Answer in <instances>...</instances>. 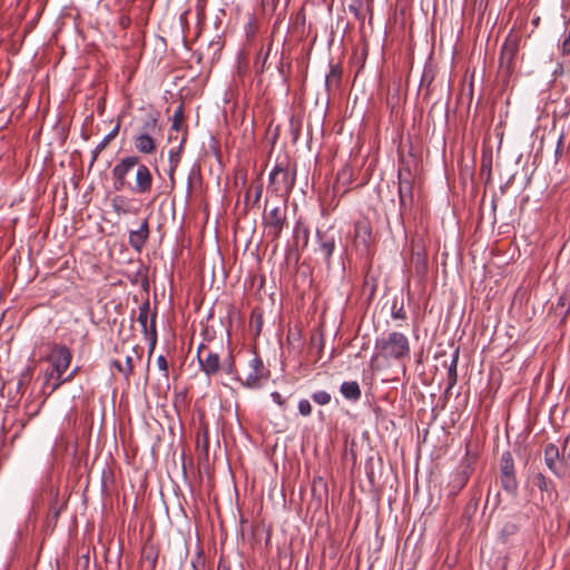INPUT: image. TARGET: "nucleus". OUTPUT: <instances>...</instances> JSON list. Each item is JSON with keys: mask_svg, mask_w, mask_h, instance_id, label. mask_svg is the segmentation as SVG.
Masks as SVG:
<instances>
[{"mask_svg": "<svg viewBox=\"0 0 570 570\" xmlns=\"http://www.w3.org/2000/svg\"><path fill=\"white\" fill-rule=\"evenodd\" d=\"M197 361L199 370L207 376L212 377L218 374L219 371L238 380V373L235 365L234 356L228 352L223 358H220L217 352L212 351L206 345L200 344L197 347Z\"/></svg>", "mask_w": 570, "mask_h": 570, "instance_id": "nucleus-1", "label": "nucleus"}, {"mask_svg": "<svg viewBox=\"0 0 570 570\" xmlns=\"http://www.w3.org/2000/svg\"><path fill=\"white\" fill-rule=\"evenodd\" d=\"M375 357L403 360L410 355V342L405 334L390 332L375 341Z\"/></svg>", "mask_w": 570, "mask_h": 570, "instance_id": "nucleus-2", "label": "nucleus"}, {"mask_svg": "<svg viewBox=\"0 0 570 570\" xmlns=\"http://www.w3.org/2000/svg\"><path fill=\"white\" fill-rule=\"evenodd\" d=\"M263 224L268 236L277 239L281 236L283 228L287 225L286 200H283L271 208L266 207L263 214Z\"/></svg>", "mask_w": 570, "mask_h": 570, "instance_id": "nucleus-3", "label": "nucleus"}, {"mask_svg": "<svg viewBox=\"0 0 570 570\" xmlns=\"http://www.w3.org/2000/svg\"><path fill=\"white\" fill-rule=\"evenodd\" d=\"M140 164L139 157L128 156L120 159L112 168L114 188L121 190L129 187L127 175Z\"/></svg>", "mask_w": 570, "mask_h": 570, "instance_id": "nucleus-4", "label": "nucleus"}, {"mask_svg": "<svg viewBox=\"0 0 570 570\" xmlns=\"http://www.w3.org/2000/svg\"><path fill=\"white\" fill-rule=\"evenodd\" d=\"M71 351L65 345H55L46 357L51 368L56 372V377L65 374L71 363Z\"/></svg>", "mask_w": 570, "mask_h": 570, "instance_id": "nucleus-5", "label": "nucleus"}, {"mask_svg": "<svg viewBox=\"0 0 570 570\" xmlns=\"http://www.w3.org/2000/svg\"><path fill=\"white\" fill-rule=\"evenodd\" d=\"M399 178V199L401 210L411 207L413 204V176L407 167H400Z\"/></svg>", "mask_w": 570, "mask_h": 570, "instance_id": "nucleus-6", "label": "nucleus"}, {"mask_svg": "<svg viewBox=\"0 0 570 570\" xmlns=\"http://www.w3.org/2000/svg\"><path fill=\"white\" fill-rule=\"evenodd\" d=\"M268 180L269 185L276 186L277 190H284L288 195L295 185V170L289 173L283 163H277L269 173Z\"/></svg>", "mask_w": 570, "mask_h": 570, "instance_id": "nucleus-7", "label": "nucleus"}, {"mask_svg": "<svg viewBox=\"0 0 570 570\" xmlns=\"http://www.w3.org/2000/svg\"><path fill=\"white\" fill-rule=\"evenodd\" d=\"M150 313L149 303L146 302L139 307L138 323L140 324L142 332L149 344V355L153 353L157 343V330L155 324L156 314L151 315L150 324L148 326V317Z\"/></svg>", "mask_w": 570, "mask_h": 570, "instance_id": "nucleus-8", "label": "nucleus"}, {"mask_svg": "<svg viewBox=\"0 0 570 570\" xmlns=\"http://www.w3.org/2000/svg\"><path fill=\"white\" fill-rule=\"evenodd\" d=\"M501 483L503 489L512 492L517 489V480L514 476V462L509 451L502 453L501 456Z\"/></svg>", "mask_w": 570, "mask_h": 570, "instance_id": "nucleus-9", "label": "nucleus"}, {"mask_svg": "<svg viewBox=\"0 0 570 570\" xmlns=\"http://www.w3.org/2000/svg\"><path fill=\"white\" fill-rule=\"evenodd\" d=\"M519 51V42L515 36L509 35L502 45L500 53V68L509 72Z\"/></svg>", "mask_w": 570, "mask_h": 570, "instance_id": "nucleus-10", "label": "nucleus"}, {"mask_svg": "<svg viewBox=\"0 0 570 570\" xmlns=\"http://www.w3.org/2000/svg\"><path fill=\"white\" fill-rule=\"evenodd\" d=\"M153 187V175L150 169L139 164L136 168L135 185L130 187V190L138 195L148 194Z\"/></svg>", "mask_w": 570, "mask_h": 570, "instance_id": "nucleus-11", "label": "nucleus"}, {"mask_svg": "<svg viewBox=\"0 0 570 570\" xmlns=\"http://www.w3.org/2000/svg\"><path fill=\"white\" fill-rule=\"evenodd\" d=\"M372 237L370 223L358 220L354 225V245L357 249L366 250Z\"/></svg>", "mask_w": 570, "mask_h": 570, "instance_id": "nucleus-12", "label": "nucleus"}, {"mask_svg": "<svg viewBox=\"0 0 570 570\" xmlns=\"http://www.w3.org/2000/svg\"><path fill=\"white\" fill-rule=\"evenodd\" d=\"M248 366L250 371L246 376L244 385L249 389L258 387L259 382L264 376V364L259 357L255 356L248 362Z\"/></svg>", "mask_w": 570, "mask_h": 570, "instance_id": "nucleus-13", "label": "nucleus"}, {"mask_svg": "<svg viewBox=\"0 0 570 570\" xmlns=\"http://www.w3.org/2000/svg\"><path fill=\"white\" fill-rule=\"evenodd\" d=\"M461 466L462 470L453 474L450 482L451 492L453 493H456L466 484L472 471L471 462L468 458L462 461Z\"/></svg>", "mask_w": 570, "mask_h": 570, "instance_id": "nucleus-14", "label": "nucleus"}, {"mask_svg": "<svg viewBox=\"0 0 570 570\" xmlns=\"http://www.w3.org/2000/svg\"><path fill=\"white\" fill-rule=\"evenodd\" d=\"M353 181V169L348 165H344L336 175L333 186L335 193L345 194Z\"/></svg>", "mask_w": 570, "mask_h": 570, "instance_id": "nucleus-15", "label": "nucleus"}, {"mask_svg": "<svg viewBox=\"0 0 570 570\" xmlns=\"http://www.w3.org/2000/svg\"><path fill=\"white\" fill-rule=\"evenodd\" d=\"M317 243H318V250L323 255L324 259L326 262H330L334 249H335V238L332 235H327L325 233H322L317 230Z\"/></svg>", "mask_w": 570, "mask_h": 570, "instance_id": "nucleus-16", "label": "nucleus"}, {"mask_svg": "<svg viewBox=\"0 0 570 570\" xmlns=\"http://www.w3.org/2000/svg\"><path fill=\"white\" fill-rule=\"evenodd\" d=\"M149 235L148 222L145 219L138 229L129 233V244L137 250H140L145 245Z\"/></svg>", "mask_w": 570, "mask_h": 570, "instance_id": "nucleus-17", "label": "nucleus"}, {"mask_svg": "<svg viewBox=\"0 0 570 570\" xmlns=\"http://www.w3.org/2000/svg\"><path fill=\"white\" fill-rule=\"evenodd\" d=\"M561 461L559 449L556 444L549 443L544 448V462L548 469L558 474L557 463Z\"/></svg>", "mask_w": 570, "mask_h": 570, "instance_id": "nucleus-18", "label": "nucleus"}, {"mask_svg": "<svg viewBox=\"0 0 570 570\" xmlns=\"http://www.w3.org/2000/svg\"><path fill=\"white\" fill-rule=\"evenodd\" d=\"M136 149L141 154H153L156 150V142L151 135L140 132L134 139Z\"/></svg>", "mask_w": 570, "mask_h": 570, "instance_id": "nucleus-19", "label": "nucleus"}, {"mask_svg": "<svg viewBox=\"0 0 570 570\" xmlns=\"http://www.w3.org/2000/svg\"><path fill=\"white\" fill-rule=\"evenodd\" d=\"M120 124L117 122L116 126L110 130L109 134H107L104 139L96 146V148L92 150L90 166L94 165V163L97 160L98 155L109 145L111 140H114L118 132H119Z\"/></svg>", "mask_w": 570, "mask_h": 570, "instance_id": "nucleus-20", "label": "nucleus"}, {"mask_svg": "<svg viewBox=\"0 0 570 570\" xmlns=\"http://www.w3.org/2000/svg\"><path fill=\"white\" fill-rule=\"evenodd\" d=\"M342 395L351 401H357L361 397V389L356 381H345L341 384Z\"/></svg>", "mask_w": 570, "mask_h": 570, "instance_id": "nucleus-21", "label": "nucleus"}, {"mask_svg": "<svg viewBox=\"0 0 570 570\" xmlns=\"http://www.w3.org/2000/svg\"><path fill=\"white\" fill-rule=\"evenodd\" d=\"M294 239L297 245H302L303 248L307 247L309 239L308 228L301 222H297L294 227Z\"/></svg>", "mask_w": 570, "mask_h": 570, "instance_id": "nucleus-22", "label": "nucleus"}, {"mask_svg": "<svg viewBox=\"0 0 570 570\" xmlns=\"http://www.w3.org/2000/svg\"><path fill=\"white\" fill-rule=\"evenodd\" d=\"M262 194H263V184L258 183L256 185L250 186L245 194L246 205L254 206V205L258 204L261 200Z\"/></svg>", "mask_w": 570, "mask_h": 570, "instance_id": "nucleus-23", "label": "nucleus"}, {"mask_svg": "<svg viewBox=\"0 0 570 570\" xmlns=\"http://www.w3.org/2000/svg\"><path fill=\"white\" fill-rule=\"evenodd\" d=\"M458 361H459V350H456L453 353L451 363L448 366L449 389L453 387L458 380V373H456Z\"/></svg>", "mask_w": 570, "mask_h": 570, "instance_id": "nucleus-24", "label": "nucleus"}, {"mask_svg": "<svg viewBox=\"0 0 570 570\" xmlns=\"http://www.w3.org/2000/svg\"><path fill=\"white\" fill-rule=\"evenodd\" d=\"M158 128V119L154 115H148L144 118L141 125V132H147L148 135H153L157 131Z\"/></svg>", "mask_w": 570, "mask_h": 570, "instance_id": "nucleus-25", "label": "nucleus"}, {"mask_svg": "<svg viewBox=\"0 0 570 570\" xmlns=\"http://www.w3.org/2000/svg\"><path fill=\"white\" fill-rule=\"evenodd\" d=\"M348 10L353 12L358 20L364 21L366 10L363 8V0H353L348 6Z\"/></svg>", "mask_w": 570, "mask_h": 570, "instance_id": "nucleus-26", "label": "nucleus"}, {"mask_svg": "<svg viewBox=\"0 0 570 570\" xmlns=\"http://www.w3.org/2000/svg\"><path fill=\"white\" fill-rule=\"evenodd\" d=\"M184 121V112H183V106L180 105L173 115L171 119V129L179 131L183 127Z\"/></svg>", "mask_w": 570, "mask_h": 570, "instance_id": "nucleus-27", "label": "nucleus"}, {"mask_svg": "<svg viewBox=\"0 0 570 570\" xmlns=\"http://www.w3.org/2000/svg\"><path fill=\"white\" fill-rule=\"evenodd\" d=\"M168 160H169V175L173 176L174 171L178 167V164L180 161V150H169L168 154Z\"/></svg>", "mask_w": 570, "mask_h": 570, "instance_id": "nucleus-28", "label": "nucleus"}, {"mask_svg": "<svg viewBox=\"0 0 570 570\" xmlns=\"http://www.w3.org/2000/svg\"><path fill=\"white\" fill-rule=\"evenodd\" d=\"M312 400L320 405H326L331 402V394L326 391H316L312 394Z\"/></svg>", "mask_w": 570, "mask_h": 570, "instance_id": "nucleus-29", "label": "nucleus"}, {"mask_svg": "<svg viewBox=\"0 0 570 570\" xmlns=\"http://www.w3.org/2000/svg\"><path fill=\"white\" fill-rule=\"evenodd\" d=\"M111 207L118 215L128 213V210L125 208V199L121 196H116L112 198Z\"/></svg>", "mask_w": 570, "mask_h": 570, "instance_id": "nucleus-30", "label": "nucleus"}, {"mask_svg": "<svg viewBox=\"0 0 570 570\" xmlns=\"http://www.w3.org/2000/svg\"><path fill=\"white\" fill-rule=\"evenodd\" d=\"M77 372V368H75L73 371H71L67 376L63 377L60 376V377H56V381L52 383L51 385V391H56L59 386H61L63 383L66 382H69L73 379L75 374Z\"/></svg>", "mask_w": 570, "mask_h": 570, "instance_id": "nucleus-31", "label": "nucleus"}, {"mask_svg": "<svg viewBox=\"0 0 570 570\" xmlns=\"http://www.w3.org/2000/svg\"><path fill=\"white\" fill-rule=\"evenodd\" d=\"M297 407L299 414L303 416H308L312 414V405L307 399L299 400Z\"/></svg>", "mask_w": 570, "mask_h": 570, "instance_id": "nucleus-32", "label": "nucleus"}, {"mask_svg": "<svg viewBox=\"0 0 570 570\" xmlns=\"http://www.w3.org/2000/svg\"><path fill=\"white\" fill-rule=\"evenodd\" d=\"M533 482L541 491H549L550 482L542 473H538L534 476Z\"/></svg>", "mask_w": 570, "mask_h": 570, "instance_id": "nucleus-33", "label": "nucleus"}, {"mask_svg": "<svg viewBox=\"0 0 570 570\" xmlns=\"http://www.w3.org/2000/svg\"><path fill=\"white\" fill-rule=\"evenodd\" d=\"M112 366H115L126 379L130 376L134 370V365L125 366L119 361H112Z\"/></svg>", "mask_w": 570, "mask_h": 570, "instance_id": "nucleus-34", "label": "nucleus"}, {"mask_svg": "<svg viewBox=\"0 0 570 570\" xmlns=\"http://www.w3.org/2000/svg\"><path fill=\"white\" fill-rule=\"evenodd\" d=\"M112 366H115L126 379L130 376L134 370V365L125 366L119 361H112Z\"/></svg>", "mask_w": 570, "mask_h": 570, "instance_id": "nucleus-35", "label": "nucleus"}, {"mask_svg": "<svg viewBox=\"0 0 570 570\" xmlns=\"http://www.w3.org/2000/svg\"><path fill=\"white\" fill-rule=\"evenodd\" d=\"M43 377H45V387H48L49 393H52L53 391H51V385L56 381V372L52 368H50L45 372Z\"/></svg>", "mask_w": 570, "mask_h": 570, "instance_id": "nucleus-36", "label": "nucleus"}, {"mask_svg": "<svg viewBox=\"0 0 570 570\" xmlns=\"http://www.w3.org/2000/svg\"><path fill=\"white\" fill-rule=\"evenodd\" d=\"M140 360V355L138 354L135 347L131 348V352L126 355L125 366L134 365V360Z\"/></svg>", "mask_w": 570, "mask_h": 570, "instance_id": "nucleus-37", "label": "nucleus"}, {"mask_svg": "<svg viewBox=\"0 0 570 570\" xmlns=\"http://www.w3.org/2000/svg\"><path fill=\"white\" fill-rule=\"evenodd\" d=\"M157 365H158V368L160 371H163L165 375H167V373H168V363H167V360H166V357L164 355H159L157 357Z\"/></svg>", "mask_w": 570, "mask_h": 570, "instance_id": "nucleus-38", "label": "nucleus"}, {"mask_svg": "<svg viewBox=\"0 0 570 570\" xmlns=\"http://www.w3.org/2000/svg\"><path fill=\"white\" fill-rule=\"evenodd\" d=\"M561 51L563 55H570V30L561 43Z\"/></svg>", "mask_w": 570, "mask_h": 570, "instance_id": "nucleus-39", "label": "nucleus"}, {"mask_svg": "<svg viewBox=\"0 0 570 570\" xmlns=\"http://www.w3.org/2000/svg\"><path fill=\"white\" fill-rule=\"evenodd\" d=\"M271 397L272 400L279 406H284L285 405V399L283 397V395L279 393V392H273L271 394Z\"/></svg>", "mask_w": 570, "mask_h": 570, "instance_id": "nucleus-40", "label": "nucleus"}, {"mask_svg": "<svg viewBox=\"0 0 570 570\" xmlns=\"http://www.w3.org/2000/svg\"><path fill=\"white\" fill-rule=\"evenodd\" d=\"M561 462L570 469V444L569 448H564L563 454L561 456Z\"/></svg>", "mask_w": 570, "mask_h": 570, "instance_id": "nucleus-41", "label": "nucleus"}, {"mask_svg": "<svg viewBox=\"0 0 570 570\" xmlns=\"http://www.w3.org/2000/svg\"><path fill=\"white\" fill-rule=\"evenodd\" d=\"M331 77H336V73L334 70L331 71ZM330 79V76L327 77V80Z\"/></svg>", "mask_w": 570, "mask_h": 570, "instance_id": "nucleus-42", "label": "nucleus"}, {"mask_svg": "<svg viewBox=\"0 0 570 570\" xmlns=\"http://www.w3.org/2000/svg\"><path fill=\"white\" fill-rule=\"evenodd\" d=\"M257 321H259V326H262V316H257Z\"/></svg>", "mask_w": 570, "mask_h": 570, "instance_id": "nucleus-43", "label": "nucleus"}, {"mask_svg": "<svg viewBox=\"0 0 570 570\" xmlns=\"http://www.w3.org/2000/svg\"><path fill=\"white\" fill-rule=\"evenodd\" d=\"M256 325H257V331L259 332L261 331L259 321L256 322Z\"/></svg>", "mask_w": 570, "mask_h": 570, "instance_id": "nucleus-44", "label": "nucleus"}]
</instances>
